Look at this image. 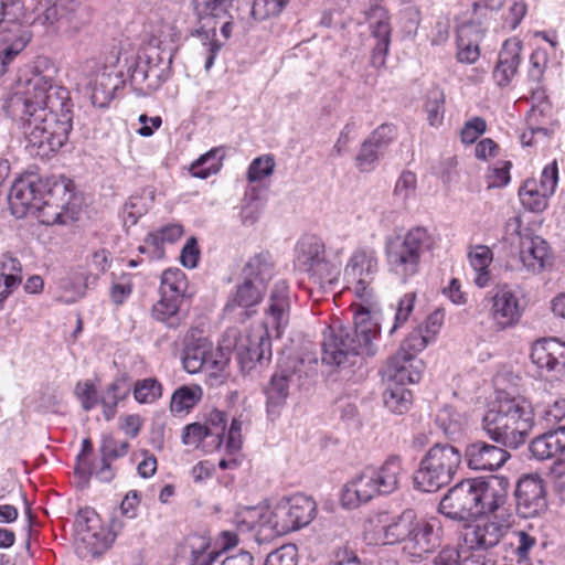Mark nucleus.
Returning a JSON list of instances; mask_svg holds the SVG:
<instances>
[{
  "label": "nucleus",
  "instance_id": "f257e3e1",
  "mask_svg": "<svg viewBox=\"0 0 565 565\" xmlns=\"http://www.w3.org/2000/svg\"><path fill=\"white\" fill-rule=\"evenodd\" d=\"M73 104L66 87L51 76L34 74L4 100L3 110L21 124L32 156L46 158L68 140Z\"/></svg>",
  "mask_w": 565,
  "mask_h": 565
},
{
  "label": "nucleus",
  "instance_id": "f03ea898",
  "mask_svg": "<svg viewBox=\"0 0 565 565\" xmlns=\"http://www.w3.org/2000/svg\"><path fill=\"white\" fill-rule=\"evenodd\" d=\"M379 334L380 326L370 308L358 309L353 326H343L338 321L323 331L321 361L339 369L361 364L364 356L376 353L375 340Z\"/></svg>",
  "mask_w": 565,
  "mask_h": 565
},
{
  "label": "nucleus",
  "instance_id": "7ed1b4c3",
  "mask_svg": "<svg viewBox=\"0 0 565 565\" xmlns=\"http://www.w3.org/2000/svg\"><path fill=\"white\" fill-rule=\"evenodd\" d=\"M290 307L289 287L285 280H278L270 291L263 324L237 341L236 355L242 372L249 373L257 364L270 360V339L280 338L288 327Z\"/></svg>",
  "mask_w": 565,
  "mask_h": 565
},
{
  "label": "nucleus",
  "instance_id": "20e7f679",
  "mask_svg": "<svg viewBox=\"0 0 565 565\" xmlns=\"http://www.w3.org/2000/svg\"><path fill=\"white\" fill-rule=\"evenodd\" d=\"M534 427L531 403L521 397H500L486 412L482 428L497 444L516 449L526 441Z\"/></svg>",
  "mask_w": 565,
  "mask_h": 565
},
{
  "label": "nucleus",
  "instance_id": "39448f33",
  "mask_svg": "<svg viewBox=\"0 0 565 565\" xmlns=\"http://www.w3.org/2000/svg\"><path fill=\"white\" fill-rule=\"evenodd\" d=\"M435 245L427 228L416 226L405 235H390L385 239L384 254L388 270L403 282L418 274L426 253Z\"/></svg>",
  "mask_w": 565,
  "mask_h": 565
},
{
  "label": "nucleus",
  "instance_id": "423d86ee",
  "mask_svg": "<svg viewBox=\"0 0 565 565\" xmlns=\"http://www.w3.org/2000/svg\"><path fill=\"white\" fill-rule=\"evenodd\" d=\"M403 471V460L398 455H390L380 468H365L344 486L343 505L353 508L370 501L376 494L394 492L398 488Z\"/></svg>",
  "mask_w": 565,
  "mask_h": 565
},
{
  "label": "nucleus",
  "instance_id": "0eeeda50",
  "mask_svg": "<svg viewBox=\"0 0 565 565\" xmlns=\"http://www.w3.org/2000/svg\"><path fill=\"white\" fill-rule=\"evenodd\" d=\"M462 462L461 451L450 444H435L422 458L414 472V487L435 492L449 484Z\"/></svg>",
  "mask_w": 565,
  "mask_h": 565
},
{
  "label": "nucleus",
  "instance_id": "6e6552de",
  "mask_svg": "<svg viewBox=\"0 0 565 565\" xmlns=\"http://www.w3.org/2000/svg\"><path fill=\"white\" fill-rule=\"evenodd\" d=\"M315 500L302 493L281 498L273 510L260 519L263 527H268L271 535L281 536L291 531L307 526L316 516Z\"/></svg>",
  "mask_w": 565,
  "mask_h": 565
},
{
  "label": "nucleus",
  "instance_id": "1a4fd4ad",
  "mask_svg": "<svg viewBox=\"0 0 565 565\" xmlns=\"http://www.w3.org/2000/svg\"><path fill=\"white\" fill-rule=\"evenodd\" d=\"M23 10L21 0H0V74L31 40L29 30L20 23Z\"/></svg>",
  "mask_w": 565,
  "mask_h": 565
},
{
  "label": "nucleus",
  "instance_id": "9d476101",
  "mask_svg": "<svg viewBox=\"0 0 565 565\" xmlns=\"http://www.w3.org/2000/svg\"><path fill=\"white\" fill-rule=\"evenodd\" d=\"M55 193L65 194V185L56 182L53 178H41L36 174H26L17 179L8 196L11 213L22 218L39 210L40 201L45 195Z\"/></svg>",
  "mask_w": 565,
  "mask_h": 565
},
{
  "label": "nucleus",
  "instance_id": "9b49d317",
  "mask_svg": "<svg viewBox=\"0 0 565 565\" xmlns=\"http://www.w3.org/2000/svg\"><path fill=\"white\" fill-rule=\"evenodd\" d=\"M377 270L379 260L376 252L372 248L355 249L344 268L345 279L363 302L359 309L370 308L372 312L376 305L373 282Z\"/></svg>",
  "mask_w": 565,
  "mask_h": 565
},
{
  "label": "nucleus",
  "instance_id": "f8f14e48",
  "mask_svg": "<svg viewBox=\"0 0 565 565\" xmlns=\"http://www.w3.org/2000/svg\"><path fill=\"white\" fill-rule=\"evenodd\" d=\"M114 536L104 526L92 508L81 509L75 519V551L82 558L96 557L106 552Z\"/></svg>",
  "mask_w": 565,
  "mask_h": 565
},
{
  "label": "nucleus",
  "instance_id": "ddd939ff",
  "mask_svg": "<svg viewBox=\"0 0 565 565\" xmlns=\"http://www.w3.org/2000/svg\"><path fill=\"white\" fill-rule=\"evenodd\" d=\"M171 55L163 57L157 49L138 55L130 66V83L143 96L156 92L169 77Z\"/></svg>",
  "mask_w": 565,
  "mask_h": 565
},
{
  "label": "nucleus",
  "instance_id": "4468645a",
  "mask_svg": "<svg viewBox=\"0 0 565 565\" xmlns=\"http://www.w3.org/2000/svg\"><path fill=\"white\" fill-rule=\"evenodd\" d=\"M422 328L413 330L402 342L399 351L387 363L386 374L396 381L417 383L422 376V363L415 360V355L423 351L429 341Z\"/></svg>",
  "mask_w": 565,
  "mask_h": 565
},
{
  "label": "nucleus",
  "instance_id": "2eb2a0df",
  "mask_svg": "<svg viewBox=\"0 0 565 565\" xmlns=\"http://www.w3.org/2000/svg\"><path fill=\"white\" fill-rule=\"evenodd\" d=\"M526 303L522 290L508 284L497 286L491 296L490 318L497 331H503L519 323Z\"/></svg>",
  "mask_w": 565,
  "mask_h": 565
},
{
  "label": "nucleus",
  "instance_id": "dca6fc26",
  "mask_svg": "<svg viewBox=\"0 0 565 565\" xmlns=\"http://www.w3.org/2000/svg\"><path fill=\"white\" fill-rule=\"evenodd\" d=\"M438 512L449 520L463 524L478 518L472 478L463 479L451 487L441 498Z\"/></svg>",
  "mask_w": 565,
  "mask_h": 565
},
{
  "label": "nucleus",
  "instance_id": "f3484780",
  "mask_svg": "<svg viewBox=\"0 0 565 565\" xmlns=\"http://www.w3.org/2000/svg\"><path fill=\"white\" fill-rule=\"evenodd\" d=\"M443 535L444 527L438 518L417 519L415 516L412 534L404 544L403 552L412 562H419L440 544Z\"/></svg>",
  "mask_w": 565,
  "mask_h": 565
},
{
  "label": "nucleus",
  "instance_id": "a211bd4d",
  "mask_svg": "<svg viewBox=\"0 0 565 565\" xmlns=\"http://www.w3.org/2000/svg\"><path fill=\"white\" fill-rule=\"evenodd\" d=\"M302 365V360H296L290 366L281 367L273 374L265 388L267 414L271 419L280 415L289 396V388L300 385Z\"/></svg>",
  "mask_w": 565,
  "mask_h": 565
},
{
  "label": "nucleus",
  "instance_id": "6ab92c4d",
  "mask_svg": "<svg viewBox=\"0 0 565 565\" xmlns=\"http://www.w3.org/2000/svg\"><path fill=\"white\" fill-rule=\"evenodd\" d=\"M478 516L497 513L508 500L510 481L503 476L472 478Z\"/></svg>",
  "mask_w": 565,
  "mask_h": 565
},
{
  "label": "nucleus",
  "instance_id": "aec40b11",
  "mask_svg": "<svg viewBox=\"0 0 565 565\" xmlns=\"http://www.w3.org/2000/svg\"><path fill=\"white\" fill-rule=\"evenodd\" d=\"M516 512L521 518H535L547 508L543 480L536 475H526L519 479L514 490Z\"/></svg>",
  "mask_w": 565,
  "mask_h": 565
},
{
  "label": "nucleus",
  "instance_id": "412c9836",
  "mask_svg": "<svg viewBox=\"0 0 565 565\" xmlns=\"http://www.w3.org/2000/svg\"><path fill=\"white\" fill-rule=\"evenodd\" d=\"M366 19L372 38L375 44L372 50L371 64L380 68L385 65V58L391 44L392 28L386 9L381 6H374L366 13Z\"/></svg>",
  "mask_w": 565,
  "mask_h": 565
},
{
  "label": "nucleus",
  "instance_id": "4be33fe9",
  "mask_svg": "<svg viewBox=\"0 0 565 565\" xmlns=\"http://www.w3.org/2000/svg\"><path fill=\"white\" fill-rule=\"evenodd\" d=\"M507 447L477 440L466 446L465 458L468 468L472 470H497L510 458Z\"/></svg>",
  "mask_w": 565,
  "mask_h": 565
},
{
  "label": "nucleus",
  "instance_id": "5701e85b",
  "mask_svg": "<svg viewBox=\"0 0 565 565\" xmlns=\"http://www.w3.org/2000/svg\"><path fill=\"white\" fill-rule=\"evenodd\" d=\"M531 360L541 371L564 374L565 342L555 338H543L535 341L531 350Z\"/></svg>",
  "mask_w": 565,
  "mask_h": 565
},
{
  "label": "nucleus",
  "instance_id": "b1692460",
  "mask_svg": "<svg viewBox=\"0 0 565 565\" xmlns=\"http://www.w3.org/2000/svg\"><path fill=\"white\" fill-rule=\"evenodd\" d=\"M508 527L499 522L481 521L466 527L463 539L471 551L489 550L497 546Z\"/></svg>",
  "mask_w": 565,
  "mask_h": 565
},
{
  "label": "nucleus",
  "instance_id": "393cba45",
  "mask_svg": "<svg viewBox=\"0 0 565 565\" xmlns=\"http://www.w3.org/2000/svg\"><path fill=\"white\" fill-rule=\"evenodd\" d=\"M521 51L522 43L516 39H510L503 43L493 71V78L499 86H508L518 74Z\"/></svg>",
  "mask_w": 565,
  "mask_h": 565
},
{
  "label": "nucleus",
  "instance_id": "a878e982",
  "mask_svg": "<svg viewBox=\"0 0 565 565\" xmlns=\"http://www.w3.org/2000/svg\"><path fill=\"white\" fill-rule=\"evenodd\" d=\"M550 258V247L540 236L525 235L521 237L520 262L532 273H540Z\"/></svg>",
  "mask_w": 565,
  "mask_h": 565
},
{
  "label": "nucleus",
  "instance_id": "bb28decb",
  "mask_svg": "<svg viewBox=\"0 0 565 565\" xmlns=\"http://www.w3.org/2000/svg\"><path fill=\"white\" fill-rule=\"evenodd\" d=\"M529 450L540 461L563 455L565 452V426L535 437L531 441Z\"/></svg>",
  "mask_w": 565,
  "mask_h": 565
},
{
  "label": "nucleus",
  "instance_id": "cd10ccee",
  "mask_svg": "<svg viewBox=\"0 0 565 565\" xmlns=\"http://www.w3.org/2000/svg\"><path fill=\"white\" fill-rule=\"evenodd\" d=\"M182 363L184 370L190 374H195L203 369H213L216 361L213 359L211 343L205 339H199L185 345Z\"/></svg>",
  "mask_w": 565,
  "mask_h": 565
},
{
  "label": "nucleus",
  "instance_id": "c85d7f7f",
  "mask_svg": "<svg viewBox=\"0 0 565 565\" xmlns=\"http://www.w3.org/2000/svg\"><path fill=\"white\" fill-rule=\"evenodd\" d=\"M201 14L204 20H214L213 30L217 24L220 25L221 34L225 41L232 36L234 19L237 14L233 1H228L226 4L221 1H204Z\"/></svg>",
  "mask_w": 565,
  "mask_h": 565
},
{
  "label": "nucleus",
  "instance_id": "c756f323",
  "mask_svg": "<svg viewBox=\"0 0 565 565\" xmlns=\"http://www.w3.org/2000/svg\"><path fill=\"white\" fill-rule=\"evenodd\" d=\"M63 193H55L53 195H45L40 201L39 210L32 215L36 216L39 221L46 225L65 224L66 223V205L68 199Z\"/></svg>",
  "mask_w": 565,
  "mask_h": 565
},
{
  "label": "nucleus",
  "instance_id": "7c9ffc66",
  "mask_svg": "<svg viewBox=\"0 0 565 565\" xmlns=\"http://www.w3.org/2000/svg\"><path fill=\"white\" fill-rule=\"evenodd\" d=\"M480 34L470 23H463L457 30V60L460 63L473 64L480 56Z\"/></svg>",
  "mask_w": 565,
  "mask_h": 565
},
{
  "label": "nucleus",
  "instance_id": "2f4dec72",
  "mask_svg": "<svg viewBox=\"0 0 565 565\" xmlns=\"http://www.w3.org/2000/svg\"><path fill=\"white\" fill-rule=\"evenodd\" d=\"M392 381L387 384V387L383 392V403L385 407L394 414H405L408 412L412 405V393L407 390L404 384L409 383L408 381H396L387 374Z\"/></svg>",
  "mask_w": 565,
  "mask_h": 565
},
{
  "label": "nucleus",
  "instance_id": "473e14b6",
  "mask_svg": "<svg viewBox=\"0 0 565 565\" xmlns=\"http://www.w3.org/2000/svg\"><path fill=\"white\" fill-rule=\"evenodd\" d=\"M324 257V244L315 236L305 237L296 246L295 266L306 273Z\"/></svg>",
  "mask_w": 565,
  "mask_h": 565
},
{
  "label": "nucleus",
  "instance_id": "72a5a7b5",
  "mask_svg": "<svg viewBox=\"0 0 565 565\" xmlns=\"http://www.w3.org/2000/svg\"><path fill=\"white\" fill-rule=\"evenodd\" d=\"M210 539L201 534H192L186 539L183 548L184 554H189L192 565H212L221 555L220 552L209 551Z\"/></svg>",
  "mask_w": 565,
  "mask_h": 565
},
{
  "label": "nucleus",
  "instance_id": "f704fd0d",
  "mask_svg": "<svg viewBox=\"0 0 565 565\" xmlns=\"http://www.w3.org/2000/svg\"><path fill=\"white\" fill-rule=\"evenodd\" d=\"M548 64V54L544 49H536L530 56V68L527 73L529 82L531 83L530 90L533 99L541 100L545 98L542 88V79Z\"/></svg>",
  "mask_w": 565,
  "mask_h": 565
},
{
  "label": "nucleus",
  "instance_id": "c9c22d12",
  "mask_svg": "<svg viewBox=\"0 0 565 565\" xmlns=\"http://www.w3.org/2000/svg\"><path fill=\"white\" fill-rule=\"evenodd\" d=\"M183 235V227L177 223L167 224L157 231L149 233L146 243L152 247L151 258H162L164 255L163 244H173Z\"/></svg>",
  "mask_w": 565,
  "mask_h": 565
},
{
  "label": "nucleus",
  "instance_id": "e433bc0d",
  "mask_svg": "<svg viewBox=\"0 0 565 565\" xmlns=\"http://www.w3.org/2000/svg\"><path fill=\"white\" fill-rule=\"evenodd\" d=\"M41 8H43V10L38 13L36 20L42 24H54L63 19L71 21L72 15L76 13L78 9V3L72 1L70 6H67L65 0H58L55 3H51L50 0H44V2H40L38 10Z\"/></svg>",
  "mask_w": 565,
  "mask_h": 565
},
{
  "label": "nucleus",
  "instance_id": "4c0bfd02",
  "mask_svg": "<svg viewBox=\"0 0 565 565\" xmlns=\"http://www.w3.org/2000/svg\"><path fill=\"white\" fill-rule=\"evenodd\" d=\"M224 150L222 147L212 148L200 156L191 166L190 173L194 178L206 179L216 174L222 168Z\"/></svg>",
  "mask_w": 565,
  "mask_h": 565
},
{
  "label": "nucleus",
  "instance_id": "58836bf2",
  "mask_svg": "<svg viewBox=\"0 0 565 565\" xmlns=\"http://www.w3.org/2000/svg\"><path fill=\"white\" fill-rule=\"evenodd\" d=\"M273 264L270 255L262 252L250 257L242 269V277L255 282L266 286L267 281L271 278Z\"/></svg>",
  "mask_w": 565,
  "mask_h": 565
},
{
  "label": "nucleus",
  "instance_id": "ea45409f",
  "mask_svg": "<svg viewBox=\"0 0 565 565\" xmlns=\"http://www.w3.org/2000/svg\"><path fill=\"white\" fill-rule=\"evenodd\" d=\"M203 396V391L199 385H182L178 387L170 401V412L173 415L189 413Z\"/></svg>",
  "mask_w": 565,
  "mask_h": 565
},
{
  "label": "nucleus",
  "instance_id": "a19ab883",
  "mask_svg": "<svg viewBox=\"0 0 565 565\" xmlns=\"http://www.w3.org/2000/svg\"><path fill=\"white\" fill-rule=\"evenodd\" d=\"M265 286H262L255 280L243 278V282L236 287L235 295L227 302L226 309L234 307L250 308L260 302Z\"/></svg>",
  "mask_w": 565,
  "mask_h": 565
},
{
  "label": "nucleus",
  "instance_id": "79ce46f5",
  "mask_svg": "<svg viewBox=\"0 0 565 565\" xmlns=\"http://www.w3.org/2000/svg\"><path fill=\"white\" fill-rule=\"evenodd\" d=\"M181 302L177 298L161 296L160 300L153 305L151 315L153 319L164 323L168 328H177L182 321Z\"/></svg>",
  "mask_w": 565,
  "mask_h": 565
},
{
  "label": "nucleus",
  "instance_id": "37998d69",
  "mask_svg": "<svg viewBox=\"0 0 565 565\" xmlns=\"http://www.w3.org/2000/svg\"><path fill=\"white\" fill-rule=\"evenodd\" d=\"M471 267L477 273L475 282L478 287H486L490 279L489 266L492 262L493 254L488 246L478 245L468 253Z\"/></svg>",
  "mask_w": 565,
  "mask_h": 565
},
{
  "label": "nucleus",
  "instance_id": "c03bdc74",
  "mask_svg": "<svg viewBox=\"0 0 565 565\" xmlns=\"http://www.w3.org/2000/svg\"><path fill=\"white\" fill-rule=\"evenodd\" d=\"M522 205L531 212H543L547 207L548 193L539 188L535 180H526L519 190Z\"/></svg>",
  "mask_w": 565,
  "mask_h": 565
},
{
  "label": "nucleus",
  "instance_id": "a18cd8bd",
  "mask_svg": "<svg viewBox=\"0 0 565 565\" xmlns=\"http://www.w3.org/2000/svg\"><path fill=\"white\" fill-rule=\"evenodd\" d=\"M188 289V280L179 268L166 269L161 275L160 295L183 301Z\"/></svg>",
  "mask_w": 565,
  "mask_h": 565
},
{
  "label": "nucleus",
  "instance_id": "49530a36",
  "mask_svg": "<svg viewBox=\"0 0 565 565\" xmlns=\"http://www.w3.org/2000/svg\"><path fill=\"white\" fill-rule=\"evenodd\" d=\"M414 518L415 512L413 510H405L396 520L391 522L384 530L386 543L404 542L406 544L412 534Z\"/></svg>",
  "mask_w": 565,
  "mask_h": 565
},
{
  "label": "nucleus",
  "instance_id": "de8ad7c7",
  "mask_svg": "<svg viewBox=\"0 0 565 565\" xmlns=\"http://www.w3.org/2000/svg\"><path fill=\"white\" fill-rule=\"evenodd\" d=\"M427 114V121L431 127H439L444 121L445 115V94L438 86H433L426 94L424 105Z\"/></svg>",
  "mask_w": 565,
  "mask_h": 565
},
{
  "label": "nucleus",
  "instance_id": "09e8293b",
  "mask_svg": "<svg viewBox=\"0 0 565 565\" xmlns=\"http://www.w3.org/2000/svg\"><path fill=\"white\" fill-rule=\"evenodd\" d=\"M110 82L109 74L104 71L97 73L94 81L89 83L90 99L94 106L106 107L113 99L115 86Z\"/></svg>",
  "mask_w": 565,
  "mask_h": 565
},
{
  "label": "nucleus",
  "instance_id": "8fccbe9b",
  "mask_svg": "<svg viewBox=\"0 0 565 565\" xmlns=\"http://www.w3.org/2000/svg\"><path fill=\"white\" fill-rule=\"evenodd\" d=\"M132 393L139 404H153L162 396V385L156 377L138 380Z\"/></svg>",
  "mask_w": 565,
  "mask_h": 565
},
{
  "label": "nucleus",
  "instance_id": "3c124183",
  "mask_svg": "<svg viewBox=\"0 0 565 565\" xmlns=\"http://www.w3.org/2000/svg\"><path fill=\"white\" fill-rule=\"evenodd\" d=\"M309 278L320 287H323L326 284H332L337 280L340 275L339 266L329 263L326 257L320 259L318 263H315L312 268L306 271Z\"/></svg>",
  "mask_w": 565,
  "mask_h": 565
},
{
  "label": "nucleus",
  "instance_id": "603ef678",
  "mask_svg": "<svg viewBox=\"0 0 565 565\" xmlns=\"http://www.w3.org/2000/svg\"><path fill=\"white\" fill-rule=\"evenodd\" d=\"M226 423L227 417L224 412L218 409H213L210 412L206 424L204 426L207 427V431L211 438H213L212 443L216 448L222 445L225 437Z\"/></svg>",
  "mask_w": 565,
  "mask_h": 565
},
{
  "label": "nucleus",
  "instance_id": "864d4df0",
  "mask_svg": "<svg viewBox=\"0 0 565 565\" xmlns=\"http://www.w3.org/2000/svg\"><path fill=\"white\" fill-rule=\"evenodd\" d=\"M382 153L383 152L365 139L355 158L356 168L362 172H370L374 170Z\"/></svg>",
  "mask_w": 565,
  "mask_h": 565
},
{
  "label": "nucleus",
  "instance_id": "5fc2aeb1",
  "mask_svg": "<svg viewBox=\"0 0 565 565\" xmlns=\"http://www.w3.org/2000/svg\"><path fill=\"white\" fill-rule=\"evenodd\" d=\"M397 137V128L393 124H382L366 138L370 143L384 152Z\"/></svg>",
  "mask_w": 565,
  "mask_h": 565
},
{
  "label": "nucleus",
  "instance_id": "6e6d98bb",
  "mask_svg": "<svg viewBox=\"0 0 565 565\" xmlns=\"http://www.w3.org/2000/svg\"><path fill=\"white\" fill-rule=\"evenodd\" d=\"M288 0H254L250 14L255 20L263 21L269 17L279 14Z\"/></svg>",
  "mask_w": 565,
  "mask_h": 565
},
{
  "label": "nucleus",
  "instance_id": "4d7b16f0",
  "mask_svg": "<svg viewBox=\"0 0 565 565\" xmlns=\"http://www.w3.org/2000/svg\"><path fill=\"white\" fill-rule=\"evenodd\" d=\"M264 565H298V548L295 544H285L270 552Z\"/></svg>",
  "mask_w": 565,
  "mask_h": 565
},
{
  "label": "nucleus",
  "instance_id": "13d9d810",
  "mask_svg": "<svg viewBox=\"0 0 565 565\" xmlns=\"http://www.w3.org/2000/svg\"><path fill=\"white\" fill-rule=\"evenodd\" d=\"M275 160L271 156H262L254 159L247 170V180L257 182L273 174Z\"/></svg>",
  "mask_w": 565,
  "mask_h": 565
},
{
  "label": "nucleus",
  "instance_id": "bf43d9fd",
  "mask_svg": "<svg viewBox=\"0 0 565 565\" xmlns=\"http://www.w3.org/2000/svg\"><path fill=\"white\" fill-rule=\"evenodd\" d=\"M436 422L445 435L455 436L462 427V420L451 407H444L437 415Z\"/></svg>",
  "mask_w": 565,
  "mask_h": 565
},
{
  "label": "nucleus",
  "instance_id": "052dcab7",
  "mask_svg": "<svg viewBox=\"0 0 565 565\" xmlns=\"http://www.w3.org/2000/svg\"><path fill=\"white\" fill-rule=\"evenodd\" d=\"M416 185V174L409 170H404L396 181L394 195L402 201H406L415 194Z\"/></svg>",
  "mask_w": 565,
  "mask_h": 565
},
{
  "label": "nucleus",
  "instance_id": "680f3d73",
  "mask_svg": "<svg viewBox=\"0 0 565 565\" xmlns=\"http://www.w3.org/2000/svg\"><path fill=\"white\" fill-rule=\"evenodd\" d=\"M416 300V295L414 292L405 294L397 303L394 324L390 330V333L395 332L399 327H402L409 318L413 312L414 305Z\"/></svg>",
  "mask_w": 565,
  "mask_h": 565
},
{
  "label": "nucleus",
  "instance_id": "e2e57ef3",
  "mask_svg": "<svg viewBox=\"0 0 565 565\" xmlns=\"http://www.w3.org/2000/svg\"><path fill=\"white\" fill-rule=\"evenodd\" d=\"M129 443L126 440H117L111 437H105L99 447V452L105 459L113 461L124 457L129 450Z\"/></svg>",
  "mask_w": 565,
  "mask_h": 565
},
{
  "label": "nucleus",
  "instance_id": "0e129e2a",
  "mask_svg": "<svg viewBox=\"0 0 565 565\" xmlns=\"http://www.w3.org/2000/svg\"><path fill=\"white\" fill-rule=\"evenodd\" d=\"M75 395L86 412L93 409L99 402L96 387L90 381L78 382L75 387Z\"/></svg>",
  "mask_w": 565,
  "mask_h": 565
},
{
  "label": "nucleus",
  "instance_id": "69168bd1",
  "mask_svg": "<svg viewBox=\"0 0 565 565\" xmlns=\"http://www.w3.org/2000/svg\"><path fill=\"white\" fill-rule=\"evenodd\" d=\"M205 438H211L207 427L200 423H192L184 427L182 443L186 446L198 447Z\"/></svg>",
  "mask_w": 565,
  "mask_h": 565
},
{
  "label": "nucleus",
  "instance_id": "338daca9",
  "mask_svg": "<svg viewBox=\"0 0 565 565\" xmlns=\"http://www.w3.org/2000/svg\"><path fill=\"white\" fill-rule=\"evenodd\" d=\"M487 128L486 120L481 117H473L465 122L461 129V141L463 143H473Z\"/></svg>",
  "mask_w": 565,
  "mask_h": 565
},
{
  "label": "nucleus",
  "instance_id": "774afa93",
  "mask_svg": "<svg viewBox=\"0 0 565 565\" xmlns=\"http://www.w3.org/2000/svg\"><path fill=\"white\" fill-rule=\"evenodd\" d=\"M462 565H505L503 559L498 558L493 553L484 551H470L463 556Z\"/></svg>",
  "mask_w": 565,
  "mask_h": 565
}]
</instances>
